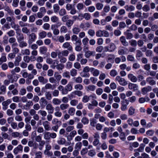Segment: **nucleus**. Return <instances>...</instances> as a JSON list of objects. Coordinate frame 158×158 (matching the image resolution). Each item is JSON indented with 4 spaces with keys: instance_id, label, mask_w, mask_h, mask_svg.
Returning a JSON list of instances; mask_svg holds the SVG:
<instances>
[{
    "instance_id": "nucleus-1",
    "label": "nucleus",
    "mask_w": 158,
    "mask_h": 158,
    "mask_svg": "<svg viewBox=\"0 0 158 158\" xmlns=\"http://www.w3.org/2000/svg\"><path fill=\"white\" fill-rule=\"evenodd\" d=\"M116 81H117L120 85L122 86H126L127 82L126 80L119 76H117L115 78Z\"/></svg>"
},
{
    "instance_id": "nucleus-2",
    "label": "nucleus",
    "mask_w": 158,
    "mask_h": 158,
    "mask_svg": "<svg viewBox=\"0 0 158 158\" xmlns=\"http://www.w3.org/2000/svg\"><path fill=\"white\" fill-rule=\"evenodd\" d=\"M129 101L127 99L122 100L121 102V109L123 111L126 110L127 109V106L129 104Z\"/></svg>"
},
{
    "instance_id": "nucleus-3",
    "label": "nucleus",
    "mask_w": 158,
    "mask_h": 158,
    "mask_svg": "<svg viewBox=\"0 0 158 158\" xmlns=\"http://www.w3.org/2000/svg\"><path fill=\"white\" fill-rule=\"evenodd\" d=\"M36 39V35L33 33L29 35L28 36V43L29 45L31 44L33 42L35 41Z\"/></svg>"
},
{
    "instance_id": "nucleus-4",
    "label": "nucleus",
    "mask_w": 158,
    "mask_h": 158,
    "mask_svg": "<svg viewBox=\"0 0 158 158\" xmlns=\"http://www.w3.org/2000/svg\"><path fill=\"white\" fill-rule=\"evenodd\" d=\"M128 88L129 89L133 91L137 90L138 89V86L137 84L131 83H129L128 84Z\"/></svg>"
},
{
    "instance_id": "nucleus-5",
    "label": "nucleus",
    "mask_w": 158,
    "mask_h": 158,
    "mask_svg": "<svg viewBox=\"0 0 158 158\" xmlns=\"http://www.w3.org/2000/svg\"><path fill=\"white\" fill-rule=\"evenodd\" d=\"M46 109L48 110V114H52L54 111V108L51 103H48L46 105Z\"/></svg>"
},
{
    "instance_id": "nucleus-6",
    "label": "nucleus",
    "mask_w": 158,
    "mask_h": 158,
    "mask_svg": "<svg viewBox=\"0 0 158 158\" xmlns=\"http://www.w3.org/2000/svg\"><path fill=\"white\" fill-rule=\"evenodd\" d=\"M62 47L65 49H67V50L69 51H72L73 50V47L69 42H65L63 44Z\"/></svg>"
},
{
    "instance_id": "nucleus-7",
    "label": "nucleus",
    "mask_w": 158,
    "mask_h": 158,
    "mask_svg": "<svg viewBox=\"0 0 158 158\" xmlns=\"http://www.w3.org/2000/svg\"><path fill=\"white\" fill-rule=\"evenodd\" d=\"M127 77L128 79L133 82H136L137 81V77L133 74H128L127 75Z\"/></svg>"
},
{
    "instance_id": "nucleus-8",
    "label": "nucleus",
    "mask_w": 158,
    "mask_h": 158,
    "mask_svg": "<svg viewBox=\"0 0 158 158\" xmlns=\"http://www.w3.org/2000/svg\"><path fill=\"white\" fill-rule=\"evenodd\" d=\"M56 84L52 85L50 83H47L45 84L44 88L46 89H51L53 90L56 88Z\"/></svg>"
},
{
    "instance_id": "nucleus-9",
    "label": "nucleus",
    "mask_w": 158,
    "mask_h": 158,
    "mask_svg": "<svg viewBox=\"0 0 158 158\" xmlns=\"http://www.w3.org/2000/svg\"><path fill=\"white\" fill-rule=\"evenodd\" d=\"M23 150V147L19 144L18 146L15 148L13 150V152L15 155H17L20 151L22 152Z\"/></svg>"
},
{
    "instance_id": "nucleus-10",
    "label": "nucleus",
    "mask_w": 158,
    "mask_h": 158,
    "mask_svg": "<svg viewBox=\"0 0 158 158\" xmlns=\"http://www.w3.org/2000/svg\"><path fill=\"white\" fill-rule=\"evenodd\" d=\"M10 16H7L6 17V20L8 22H10V24H12L15 22L16 19L14 16V15H10Z\"/></svg>"
},
{
    "instance_id": "nucleus-11",
    "label": "nucleus",
    "mask_w": 158,
    "mask_h": 158,
    "mask_svg": "<svg viewBox=\"0 0 158 158\" xmlns=\"http://www.w3.org/2000/svg\"><path fill=\"white\" fill-rule=\"evenodd\" d=\"M95 53V51L89 50L85 52V56L86 58H88L91 56H94Z\"/></svg>"
},
{
    "instance_id": "nucleus-12",
    "label": "nucleus",
    "mask_w": 158,
    "mask_h": 158,
    "mask_svg": "<svg viewBox=\"0 0 158 158\" xmlns=\"http://www.w3.org/2000/svg\"><path fill=\"white\" fill-rule=\"evenodd\" d=\"M16 33L17 35L16 38L18 43L23 41L24 40V36L23 34L17 32H16Z\"/></svg>"
},
{
    "instance_id": "nucleus-13",
    "label": "nucleus",
    "mask_w": 158,
    "mask_h": 158,
    "mask_svg": "<svg viewBox=\"0 0 158 158\" xmlns=\"http://www.w3.org/2000/svg\"><path fill=\"white\" fill-rule=\"evenodd\" d=\"M152 89V87L150 86H148L147 87H144L142 89V94L143 95H145L148 92L151 91Z\"/></svg>"
},
{
    "instance_id": "nucleus-14",
    "label": "nucleus",
    "mask_w": 158,
    "mask_h": 158,
    "mask_svg": "<svg viewBox=\"0 0 158 158\" xmlns=\"http://www.w3.org/2000/svg\"><path fill=\"white\" fill-rule=\"evenodd\" d=\"M33 105V103L32 101H27L26 104L23 106V109L25 110H29L31 106H32Z\"/></svg>"
},
{
    "instance_id": "nucleus-15",
    "label": "nucleus",
    "mask_w": 158,
    "mask_h": 158,
    "mask_svg": "<svg viewBox=\"0 0 158 158\" xmlns=\"http://www.w3.org/2000/svg\"><path fill=\"white\" fill-rule=\"evenodd\" d=\"M146 81L149 85H154L156 83V81L153 79L152 77H148L146 78Z\"/></svg>"
},
{
    "instance_id": "nucleus-16",
    "label": "nucleus",
    "mask_w": 158,
    "mask_h": 158,
    "mask_svg": "<svg viewBox=\"0 0 158 158\" xmlns=\"http://www.w3.org/2000/svg\"><path fill=\"white\" fill-rule=\"evenodd\" d=\"M119 40L123 46L126 47L128 45V43L127 41L126 38L124 36H121Z\"/></svg>"
},
{
    "instance_id": "nucleus-17",
    "label": "nucleus",
    "mask_w": 158,
    "mask_h": 158,
    "mask_svg": "<svg viewBox=\"0 0 158 158\" xmlns=\"http://www.w3.org/2000/svg\"><path fill=\"white\" fill-rule=\"evenodd\" d=\"M22 60V57L21 56V54H19L17 56L15 57V60L14 62V64L15 66H18L19 64V63Z\"/></svg>"
},
{
    "instance_id": "nucleus-18",
    "label": "nucleus",
    "mask_w": 158,
    "mask_h": 158,
    "mask_svg": "<svg viewBox=\"0 0 158 158\" xmlns=\"http://www.w3.org/2000/svg\"><path fill=\"white\" fill-rule=\"evenodd\" d=\"M43 124L46 130L48 131L50 130L51 127L49 125L50 123L48 121H46L44 122Z\"/></svg>"
},
{
    "instance_id": "nucleus-19",
    "label": "nucleus",
    "mask_w": 158,
    "mask_h": 158,
    "mask_svg": "<svg viewBox=\"0 0 158 158\" xmlns=\"http://www.w3.org/2000/svg\"><path fill=\"white\" fill-rule=\"evenodd\" d=\"M38 80L39 81L44 84L48 82L47 79L44 78L43 76H40L38 77Z\"/></svg>"
},
{
    "instance_id": "nucleus-20",
    "label": "nucleus",
    "mask_w": 158,
    "mask_h": 158,
    "mask_svg": "<svg viewBox=\"0 0 158 158\" xmlns=\"http://www.w3.org/2000/svg\"><path fill=\"white\" fill-rule=\"evenodd\" d=\"M4 8L5 10L6 11L9 15H14L13 11L11 9L9 6H5Z\"/></svg>"
},
{
    "instance_id": "nucleus-21",
    "label": "nucleus",
    "mask_w": 158,
    "mask_h": 158,
    "mask_svg": "<svg viewBox=\"0 0 158 158\" xmlns=\"http://www.w3.org/2000/svg\"><path fill=\"white\" fill-rule=\"evenodd\" d=\"M14 45H11L12 51L13 52L16 54L19 53V49L17 47L18 46V44H15Z\"/></svg>"
},
{
    "instance_id": "nucleus-22",
    "label": "nucleus",
    "mask_w": 158,
    "mask_h": 158,
    "mask_svg": "<svg viewBox=\"0 0 158 158\" xmlns=\"http://www.w3.org/2000/svg\"><path fill=\"white\" fill-rule=\"evenodd\" d=\"M124 8L127 11L131 12L134 10L135 7L132 5L128 6L127 5L124 6Z\"/></svg>"
},
{
    "instance_id": "nucleus-23",
    "label": "nucleus",
    "mask_w": 158,
    "mask_h": 158,
    "mask_svg": "<svg viewBox=\"0 0 158 158\" xmlns=\"http://www.w3.org/2000/svg\"><path fill=\"white\" fill-rule=\"evenodd\" d=\"M48 49L45 46H42L40 48V53L43 55H45Z\"/></svg>"
},
{
    "instance_id": "nucleus-24",
    "label": "nucleus",
    "mask_w": 158,
    "mask_h": 158,
    "mask_svg": "<svg viewBox=\"0 0 158 158\" xmlns=\"http://www.w3.org/2000/svg\"><path fill=\"white\" fill-rule=\"evenodd\" d=\"M11 136L14 138L19 137V138H21L23 136L22 134L18 132H12L11 134Z\"/></svg>"
},
{
    "instance_id": "nucleus-25",
    "label": "nucleus",
    "mask_w": 158,
    "mask_h": 158,
    "mask_svg": "<svg viewBox=\"0 0 158 158\" xmlns=\"http://www.w3.org/2000/svg\"><path fill=\"white\" fill-rule=\"evenodd\" d=\"M69 50H64L61 52H59L58 54V55H61L62 56H67L69 55Z\"/></svg>"
},
{
    "instance_id": "nucleus-26",
    "label": "nucleus",
    "mask_w": 158,
    "mask_h": 158,
    "mask_svg": "<svg viewBox=\"0 0 158 158\" xmlns=\"http://www.w3.org/2000/svg\"><path fill=\"white\" fill-rule=\"evenodd\" d=\"M58 109V111L54 113V115L57 117H60L62 115V113L59 111L60 109L58 106L56 107L55 108L56 110H57Z\"/></svg>"
},
{
    "instance_id": "nucleus-27",
    "label": "nucleus",
    "mask_w": 158,
    "mask_h": 158,
    "mask_svg": "<svg viewBox=\"0 0 158 158\" xmlns=\"http://www.w3.org/2000/svg\"><path fill=\"white\" fill-rule=\"evenodd\" d=\"M52 103L54 105H58L61 103V101L58 98H54L52 100Z\"/></svg>"
},
{
    "instance_id": "nucleus-28",
    "label": "nucleus",
    "mask_w": 158,
    "mask_h": 158,
    "mask_svg": "<svg viewBox=\"0 0 158 158\" xmlns=\"http://www.w3.org/2000/svg\"><path fill=\"white\" fill-rule=\"evenodd\" d=\"M84 5L82 3H78L76 5V7L78 10L80 12L84 8Z\"/></svg>"
},
{
    "instance_id": "nucleus-29",
    "label": "nucleus",
    "mask_w": 158,
    "mask_h": 158,
    "mask_svg": "<svg viewBox=\"0 0 158 158\" xmlns=\"http://www.w3.org/2000/svg\"><path fill=\"white\" fill-rule=\"evenodd\" d=\"M54 76L56 81L58 82L60 81L62 78V76L59 74L58 72H55Z\"/></svg>"
},
{
    "instance_id": "nucleus-30",
    "label": "nucleus",
    "mask_w": 158,
    "mask_h": 158,
    "mask_svg": "<svg viewBox=\"0 0 158 158\" xmlns=\"http://www.w3.org/2000/svg\"><path fill=\"white\" fill-rule=\"evenodd\" d=\"M9 42L11 44V45H14L15 44H18L16 42V39L14 37H11L9 39Z\"/></svg>"
},
{
    "instance_id": "nucleus-31",
    "label": "nucleus",
    "mask_w": 158,
    "mask_h": 158,
    "mask_svg": "<svg viewBox=\"0 0 158 158\" xmlns=\"http://www.w3.org/2000/svg\"><path fill=\"white\" fill-rule=\"evenodd\" d=\"M74 88L76 90H82L83 89L84 87L82 85L78 84L74 85Z\"/></svg>"
},
{
    "instance_id": "nucleus-32",
    "label": "nucleus",
    "mask_w": 158,
    "mask_h": 158,
    "mask_svg": "<svg viewBox=\"0 0 158 158\" xmlns=\"http://www.w3.org/2000/svg\"><path fill=\"white\" fill-rule=\"evenodd\" d=\"M44 138L47 140H49L50 139V132L45 131L44 133Z\"/></svg>"
},
{
    "instance_id": "nucleus-33",
    "label": "nucleus",
    "mask_w": 158,
    "mask_h": 158,
    "mask_svg": "<svg viewBox=\"0 0 158 158\" xmlns=\"http://www.w3.org/2000/svg\"><path fill=\"white\" fill-rule=\"evenodd\" d=\"M38 113H40L42 116V119L43 120H44V117L47 115V112L45 110H40L39 111Z\"/></svg>"
},
{
    "instance_id": "nucleus-34",
    "label": "nucleus",
    "mask_w": 158,
    "mask_h": 158,
    "mask_svg": "<svg viewBox=\"0 0 158 158\" xmlns=\"http://www.w3.org/2000/svg\"><path fill=\"white\" fill-rule=\"evenodd\" d=\"M96 89V87L94 85H89L86 87V90L87 91H94Z\"/></svg>"
},
{
    "instance_id": "nucleus-35",
    "label": "nucleus",
    "mask_w": 158,
    "mask_h": 158,
    "mask_svg": "<svg viewBox=\"0 0 158 158\" xmlns=\"http://www.w3.org/2000/svg\"><path fill=\"white\" fill-rule=\"evenodd\" d=\"M69 106V105L67 104L62 103L60 106V108L62 110L67 109Z\"/></svg>"
},
{
    "instance_id": "nucleus-36",
    "label": "nucleus",
    "mask_w": 158,
    "mask_h": 158,
    "mask_svg": "<svg viewBox=\"0 0 158 158\" xmlns=\"http://www.w3.org/2000/svg\"><path fill=\"white\" fill-rule=\"evenodd\" d=\"M124 48L123 49H120L118 51V53L119 55H123L126 53V51L128 50V49L125 47H123Z\"/></svg>"
},
{
    "instance_id": "nucleus-37",
    "label": "nucleus",
    "mask_w": 158,
    "mask_h": 158,
    "mask_svg": "<svg viewBox=\"0 0 158 158\" xmlns=\"http://www.w3.org/2000/svg\"><path fill=\"white\" fill-rule=\"evenodd\" d=\"M40 103L41 106L47 105L48 101L44 97H42L40 98Z\"/></svg>"
},
{
    "instance_id": "nucleus-38",
    "label": "nucleus",
    "mask_w": 158,
    "mask_h": 158,
    "mask_svg": "<svg viewBox=\"0 0 158 158\" xmlns=\"http://www.w3.org/2000/svg\"><path fill=\"white\" fill-rule=\"evenodd\" d=\"M75 111V109L73 107H71L69 108L68 113L70 115L73 116L74 114Z\"/></svg>"
},
{
    "instance_id": "nucleus-39",
    "label": "nucleus",
    "mask_w": 158,
    "mask_h": 158,
    "mask_svg": "<svg viewBox=\"0 0 158 158\" xmlns=\"http://www.w3.org/2000/svg\"><path fill=\"white\" fill-rule=\"evenodd\" d=\"M22 31L23 33L27 34L28 35L30 32V30L25 26L22 28Z\"/></svg>"
},
{
    "instance_id": "nucleus-40",
    "label": "nucleus",
    "mask_w": 158,
    "mask_h": 158,
    "mask_svg": "<svg viewBox=\"0 0 158 158\" xmlns=\"http://www.w3.org/2000/svg\"><path fill=\"white\" fill-rule=\"evenodd\" d=\"M74 81L77 83L80 84L82 81V78L80 77H78L73 78Z\"/></svg>"
},
{
    "instance_id": "nucleus-41",
    "label": "nucleus",
    "mask_w": 158,
    "mask_h": 158,
    "mask_svg": "<svg viewBox=\"0 0 158 158\" xmlns=\"http://www.w3.org/2000/svg\"><path fill=\"white\" fill-rule=\"evenodd\" d=\"M45 96L47 99L50 100L52 98V95L50 91L46 92Z\"/></svg>"
},
{
    "instance_id": "nucleus-42",
    "label": "nucleus",
    "mask_w": 158,
    "mask_h": 158,
    "mask_svg": "<svg viewBox=\"0 0 158 158\" xmlns=\"http://www.w3.org/2000/svg\"><path fill=\"white\" fill-rule=\"evenodd\" d=\"M70 73L72 76L75 77L77 74V70L75 69H72L70 71Z\"/></svg>"
},
{
    "instance_id": "nucleus-43",
    "label": "nucleus",
    "mask_w": 158,
    "mask_h": 158,
    "mask_svg": "<svg viewBox=\"0 0 158 158\" xmlns=\"http://www.w3.org/2000/svg\"><path fill=\"white\" fill-rule=\"evenodd\" d=\"M21 53L23 55H26V56L29 55L30 53V50L28 49L22 50H21Z\"/></svg>"
},
{
    "instance_id": "nucleus-44",
    "label": "nucleus",
    "mask_w": 158,
    "mask_h": 158,
    "mask_svg": "<svg viewBox=\"0 0 158 158\" xmlns=\"http://www.w3.org/2000/svg\"><path fill=\"white\" fill-rule=\"evenodd\" d=\"M58 58L60 59V62L62 63H64L67 61V59L61 55H58Z\"/></svg>"
},
{
    "instance_id": "nucleus-45",
    "label": "nucleus",
    "mask_w": 158,
    "mask_h": 158,
    "mask_svg": "<svg viewBox=\"0 0 158 158\" xmlns=\"http://www.w3.org/2000/svg\"><path fill=\"white\" fill-rule=\"evenodd\" d=\"M124 34L126 36V38L127 40L131 39L133 37V35L131 33H124Z\"/></svg>"
},
{
    "instance_id": "nucleus-46",
    "label": "nucleus",
    "mask_w": 158,
    "mask_h": 158,
    "mask_svg": "<svg viewBox=\"0 0 158 158\" xmlns=\"http://www.w3.org/2000/svg\"><path fill=\"white\" fill-rule=\"evenodd\" d=\"M84 18L86 20H89L91 18L90 14L89 13H85L83 14Z\"/></svg>"
},
{
    "instance_id": "nucleus-47",
    "label": "nucleus",
    "mask_w": 158,
    "mask_h": 158,
    "mask_svg": "<svg viewBox=\"0 0 158 158\" xmlns=\"http://www.w3.org/2000/svg\"><path fill=\"white\" fill-rule=\"evenodd\" d=\"M135 109L133 106H131L128 110V113L130 115H132L135 113Z\"/></svg>"
},
{
    "instance_id": "nucleus-48",
    "label": "nucleus",
    "mask_w": 158,
    "mask_h": 158,
    "mask_svg": "<svg viewBox=\"0 0 158 158\" xmlns=\"http://www.w3.org/2000/svg\"><path fill=\"white\" fill-rule=\"evenodd\" d=\"M59 63V61L57 60H53V62L52 63V64L51 65V67L53 69H55L56 66V65H57Z\"/></svg>"
},
{
    "instance_id": "nucleus-49",
    "label": "nucleus",
    "mask_w": 158,
    "mask_h": 158,
    "mask_svg": "<svg viewBox=\"0 0 158 158\" xmlns=\"http://www.w3.org/2000/svg\"><path fill=\"white\" fill-rule=\"evenodd\" d=\"M47 34L46 31H43L39 33V35L41 38L43 39L46 37Z\"/></svg>"
},
{
    "instance_id": "nucleus-50",
    "label": "nucleus",
    "mask_w": 158,
    "mask_h": 158,
    "mask_svg": "<svg viewBox=\"0 0 158 158\" xmlns=\"http://www.w3.org/2000/svg\"><path fill=\"white\" fill-rule=\"evenodd\" d=\"M77 134V132L75 130H73L71 131L70 133V138H67L68 140H70L72 139V138L74 137V136Z\"/></svg>"
},
{
    "instance_id": "nucleus-51",
    "label": "nucleus",
    "mask_w": 158,
    "mask_h": 158,
    "mask_svg": "<svg viewBox=\"0 0 158 158\" xmlns=\"http://www.w3.org/2000/svg\"><path fill=\"white\" fill-rule=\"evenodd\" d=\"M96 154V152L94 150H90L88 152V155L90 157H93Z\"/></svg>"
},
{
    "instance_id": "nucleus-52",
    "label": "nucleus",
    "mask_w": 158,
    "mask_h": 158,
    "mask_svg": "<svg viewBox=\"0 0 158 158\" xmlns=\"http://www.w3.org/2000/svg\"><path fill=\"white\" fill-rule=\"evenodd\" d=\"M74 22V20L71 19H69L67 21L66 25L68 27H69L73 25Z\"/></svg>"
},
{
    "instance_id": "nucleus-53",
    "label": "nucleus",
    "mask_w": 158,
    "mask_h": 158,
    "mask_svg": "<svg viewBox=\"0 0 158 158\" xmlns=\"http://www.w3.org/2000/svg\"><path fill=\"white\" fill-rule=\"evenodd\" d=\"M82 146V144L81 143V142H79L75 144L74 148L75 149L80 150L81 149Z\"/></svg>"
},
{
    "instance_id": "nucleus-54",
    "label": "nucleus",
    "mask_w": 158,
    "mask_h": 158,
    "mask_svg": "<svg viewBox=\"0 0 158 158\" xmlns=\"http://www.w3.org/2000/svg\"><path fill=\"white\" fill-rule=\"evenodd\" d=\"M0 90L2 94H5L6 91V87L4 85H2L0 87Z\"/></svg>"
},
{
    "instance_id": "nucleus-55",
    "label": "nucleus",
    "mask_w": 158,
    "mask_h": 158,
    "mask_svg": "<svg viewBox=\"0 0 158 158\" xmlns=\"http://www.w3.org/2000/svg\"><path fill=\"white\" fill-rule=\"evenodd\" d=\"M10 25L12 28H14L15 31L18 30L19 27V25L18 24H16L15 22H14L12 24H10Z\"/></svg>"
},
{
    "instance_id": "nucleus-56",
    "label": "nucleus",
    "mask_w": 158,
    "mask_h": 158,
    "mask_svg": "<svg viewBox=\"0 0 158 158\" xmlns=\"http://www.w3.org/2000/svg\"><path fill=\"white\" fill-rule=\"evenodd\" d=\"M89 97L87 96V95H84L82 98V101L84 103H86L89 100Z\"/></svg>"
},
{
    "instance_id": "nucleus-57",
    "label": "nucleus",
    "mask_w": 158,
    "mask_h": 158,
    "mask_svg": "<svg viewBox=\"0 0 158 158\" xmlns=\"http://www.w3.org/2000/svg\"><path fill=\"white\" fill-rule=\"evenodd\" d=\"M59 71L62 70L64 68V65L61 63L58 64L56 67Z\"/></svg>"
},
{
    "instance_id": "nucleus-58",
    "label": "nucleus",
    "mask_w": 158,
    "mask_h": 158,
    "mask_svg": "<svg viewBox=\"0 0 158 158\" xmlns=\"http://www.w3.org/2000/svg\"><path fill=\"white\" fill-rule=\"evenodd\" d=\"M57 143L59 145L64 144L66 143V140L64 138H61L60 140H58L57 141Z\"/></svg>"
},
{
    "instance_id": "nucleus-59",
    "label": "nucleus",
    "mask_w": 158,
    "mask_h": 158,
    "mask_svg": "<svg viewBox=\"0 0 158 158\" xmlns=\"http://www.w3.org/2000/svg\"><path fill=\"white\" fill-rule=\"evenodd\" d=\"M12 102V101L10 99H8L6 101L2 102V105L4 106H8L10 103Z\"/></svg>"
},
{
    "instance_id": "nucleus-60",
    "label": "nucleus",
    "mask_w": 158,
    "mask_h": 158,
    "mask_svg": "<svg viewBox=\"0 0 158 158\" xmlns=\"http://www.w3.org/2000/svg\"><path fill=\"white\" fill-rule=\"evenodd\" d=\"M19 43V46L21 48L26 47L27 45V43L25 41H22Z\"/></svg>"
},
{
    "instance_id": "nucleus-61",
    "label": "nucleus",
    "mask_w": 158,
    "mask_h": 158,
    "mask_svg": "<svg viewBox=\"0 0 158 158\" xmlns=\"http://www.w3.org/2000/svg\"><path fill=\"white\" fill-rule=\"evenodd\" d=\"M60 7L57 4H55L53 6L54 11L55 13L58 12L60 10Z\"/></svg>"
},
{
    "instance_id": "nucleus-62",
    "label": "nucleus",
    "mask_w": 158,
    "mask_h": 158,
    "mask_svg": "<svg viewBox=\"0 0 158 158\" xmlns=\"http://www.w3.org/2000/svg\"><path fill=\"white\" fill-rule=\"evenodd\" d=\"M81 122L83 124L85 125L89 123V120L87 118L84 117L82 118Z\"/></svg>"
},
{
    "instance_id": "nucleus-63",
    "label": "nucleus",
    "mask_w": 158,
    "mask_h": 158,
    "mask_svg": "<svg viewBox=\"0 0 158 158\" xmlns=\"http://www.w3.org/2000/svg\"><path fill=\"white\" fill-rule=\"evenodd\" d=\"M88 11L90 13H93L95 10V8L94 6H90L87 7Z\"/></svg>"
},
{
    "instance_id": "nucleus-64",
    "label": "nucleus",
    "mask_w": 158,
    "mask_h": 158,
    "mask_svg": "<svg viewBox=\"0 0 158 158\" xmlns=\"http://www.w3.org/2000/svg\"><path fill=\"white\" fill-rule=\"evenodd\" d=\"M103 4L99 2L97 3L96 4V8L98 10H101L103 8Z\"/></svg>"
}]
</instances>
